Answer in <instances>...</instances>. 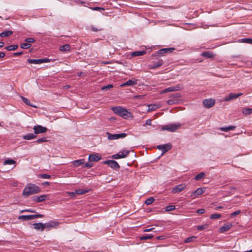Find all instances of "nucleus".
<instances>
[{
    "label": "nucleus",
    "mask_w": 252,
    "mask_h": 252,
    "mask_svg": "<svg viewBox=\"0 0 252 252\" xmlns=\"http://www.w3.org/2000/svg\"><path fill=\"white\" fill-rule=\"evenodd\" d=\"M235 126H229L227 127H222L220 128V129L222 131L227 132L229 130H233L235 129Z\"/></svg>",
    "instance_id": "28"
},
{
    "label": "nucleus",
    "mask_w": 252,
    "mask_h": 252,
    "mask_svg": "<svg viewBox=\"0 0 252 252\" xmlns=\"http://www.w3.org/2000/svg\"><path fill=\"white\" fill-rule=\"evenodd\" d=\"M70 49V46L69 44H65L60 46V50L62 52L69 51Z\"/></svg>",
    "instance_id": "30"
},
{
    "label": "nucleus",
    "mask_w": 252,
    "mask_h": 252,
    "mask_svg": "<svg viewBox=\"0 0 252 252\" xmlns=\"http://www.w3.org/2000/svg\"><path fill=\"white\" fill-rule=\"evenodd\" d=\"M48 195L46 194L41 195L40 196H34L33 197V200L36 202H41L45 201Z\"/></svg>",
    "instance_id": "16"
},
{
    "label": "nucleus",
    "mask_w": 252,
    "mask_h": 252,
    "mask_svg": "<svg viewBox=\"0 0 252 252\" xmlns=\"http://www.w3.org/2000/svg\"><path fill=\"white\" fill-rule=\"evenodd\" d=\"M154 229V228L152 227V228H149V229H146L144 230V232H149V231H152L153 229Z\"/></svg>",
    "instance_id": "60"
},
{
    "label": "nucleus",
    "mask_w": 252,
    "mask_h": 252,
    "mask_svg": "<svg viewBox=\"0 0 252 252\" xmlns=\"http://www.w3.org/2000/svg\"><path fill=\"white\" fill-rule=\"evenodd\" d=\"M223 207H222L221 206H220L216 207L215 208V210H218L219 209H223Z\"/></svg>",
    "instance_id": "61"
},
{
    "label": "nucleus",
    "mask_w": 252,
    "mask_h": 252,
    "mask_svg": "<svg viewBox=\"0 0 252 252\" xmlns=\"http://www.w3.org/2000/svg\"><path fill=\"white\" fill-rule=\"evenodd\" d=\"M137 83V80H128L126 82L121 85V87H124L127 86H134Z\"/></svg>",
    "instance_id": "22"
},
{
    "label": "nucleus",
    "mask_w": 252,
    "mask_h": 252,
    "mask_svg": "<svg viewBox=\"0 0 252 252\" xmlns=\"http://www.w3.org/2000/svg\"><path fill=\"white\" fill-rule=\"evenodd\" d=\"M242 42L252 44V38H245L241 39Z\"/></svg>",
    "instance_id": "38"
},
{
    "label": "nucleus",
    "mask_w": 252,
    "mask_h": 252,
    "mask_svg": "<svg viewBox=\"0 0 252 252\" xmlns=\"http://www.w3.org/2000/svg\"><path fill=\"white\" fill-rule=\"evenodd\" d=\"M179 96H180V95H179V94H175V95H174V97H179Z\"/></svg>",
    "instance_id": "63"
},
{
    "label": "nucleus",
    "mask_w": 252,
    "mask_h": 252,
    "mask_svg": "<svg viewBox=\"0 0 252 252\" xmlns=\"http://www.w3.org/2000/svg\"><path fill=\"white\" fill-rule=\"evenodd\" d=\"M157 148L159 150H161L162 154H163L172 148V145L170 143H167L163 145H159L157 146Z\"/></svg>",
    "instance_id": "11"
},
{
    "label": "nucleus",
    "mask_w": 252,
    "mask_h": 252,
    "mask_svg": "<svg viewBox=\"0 0 252 252\" xmlns=\"http://www.w3.org/2000/svg\"><path fill=\"white\" fill-rule=\"evenodd\" d=\"M25 41L27 42V43H33L35 41V40L33 38H27L25 39Z\"/></svg>",
    "instance_id": "48"
},
{
    "label": "nucleus",
    "mask_w": 252,
    "mask_h": 252,
    "mask_svg": "<svg viewBox=\"0 0 252 252\" xmlns=\"http://www.w3.org/2000/svg\"><path fill=\"white\" fill-rule=\"evenodd\" d=\"M154 237V236L151 234H147L144 236H142L140 237V240H146L148 239H151Z\"/></svg>",
    "instance_id": "35"
},
{
    "label": "nucleus",
    "mask_w": 252,
    "mask_h": 252,
    "mask_svg": "<svg viewBox=\"0 0 252 252\" xmlns=\"http://www.w3.org/2000/svg\"><path fill=\"white\" fill-rule=\"evenodd\" d=\"M101 157L95 154H91L89 156V160L91 162H97L101 159Z\"/></svg>",
    "instance_id": "18"
},
{
    "label": "nucleus",
    "mask_w": 252,
    "mask_h": 252,
    "mask_svg": "<svg viewBox=\"0 0 252 252\" xmlns=\"http://www.w3.org/2000/svg\"><path fill=\"white\" fill-rule=\"evenodd\" d=\"M20 47L22 49H29L31 47V44L30 43H24L21 44Z\"/></svg>",
    "instance_id": "39"
},
{
    "label": "nucleus",
    "mask_w": 252,
    "mask_h": 252,
    "mask_svg": "<svg viewBox=\"0 0 252 252\" xmlns=\"http://www.w3.org/2000/svg\"><path fill=\"white\" fill-rule=\"evenodd\" d=\"M163 64V61L162 60H158L157 61L153 62V66L150 68L152 69H155L159 67Z\"/></svg>",
    "instance_id": "21"
},
{
    "label": "nucleus",
    "mask_w": 252,
    "mask_h": 252,
    "mask_svg": "<svg viewBox=\"0 0 252 252\" xmlns=\"http://www.w3.org/2000/svg\"><path fill=\"white\" fill-rule=\"evenodd\" d=\"M43 184L49 185V183L48 182H45Z\"/></svg>",
    "instance_id": "64"
},
{
    "label": "nucleus",
    "mask_w": 252,
    "mask_h": 252,
    "mask_svg": "<svg viewBox=\"0 0 252 252\" xmlns=\"http://www.w3.org/2000/svg\"><path fill=\"white\" fill-rule=\"evenodd\" d=\"M106 134L107 135L108 139L109 140H114L123 138L126 136L127 134L125 133L112 134L109 132H107Z\"/></svg>",
    "instance_id": "3"
},
{
    "label": "nucleus",
    "mask_w": 252,
    "mask_h": 252,
    "mask_svg": "<svg viewBox=\"0 0 252 252\" xmlns=\"http://www.w3.org/2000/svg\"><path fill=\"white\" fill-rule=\"evenodd\" d=\"M91 8L92 9V10H94V11L99 10H104V9L103 8H101V7H92Z\"/></svg>",
    "instance_id": "54"
},
{
    "label": "nucleus",
    "mask_w": 252,
    "mask_h": 252,
    "mask_svg": "<svg viewBox=\"0 0 252 252\" xmlns=\"http://www.w3.org/2000/svg\"><path fill=\"white\" fill-rule=\"evenodd\" d=\"M21 98H22V99L23 101L25 103H26L27 105H29V106H32V107H34V108H36V106L33 105L32 104L30 103V100H29L28 98H26V97H24V96H21Z\"/></svg>",
    "instance_id": "32"
},
{
    "label": "nucleus",
    "mask_w": 252,
    "mask_h": 252,
    "mask_svg": "<svg viewBox=\"0 0 252 252\" xmlns=\"http://www.w3.org/2000/svg\"><path fill=\"white\" fill-rule=\"evenodd\" d=\"M196 238V237L195 236L189 237L185 240V242L187 243L191 242L193 241Z\"/></svg>",
    "instance_id": "45"
},
{
    "label": "nucleus",
    "mask_w": 252,
    "mask_h": 252,
    "mask_svg": "<svg viewBox=\"0 0 252 252\" xmlns=\"http://www.w3.org/2000/svg\"><path fill=\"white\" fill-rule=\"evenodd\" d=\"M34 133L35 134L39 133H44L47 131L48 129L46 127H43L41 125H36L33 127Z\"/></svg>",
    "instance_id": "10"
},
{
    "label": "nucleus",
    "mask_w": 252,
    "mask_h": 252,
    "mask_svg": "<svg viewBox=\"0 0 252 252\" xmlns=\"http://www.w3.org/2000/svg\"><path fill=\"white\" fill-rule=\"evenodd\" d=\"M39 177L42 179H49L51 178V176L46 174H42L39 175Z\"/></svg>",
    "instance_id": "47"
},
{
    "label": "nucleus",
    "mask_w": 252,
    "mask_h": 252,
    "mask_svg": "<svg viewBox=\"0 0 252 252\" xmlns=\"http://www.w3.org/2000/svg\"><path fill=\"white\" fill-rule=\"evenodd\" d=\"M201 56L207 58H213L214 56L212 52H209V51L203 52L201 54Z\"/></svg>",
    "instance_id": "29"
},
{
    "label": "nucleus",
    "mask_w": 252,
    "mask_h": 252,
    "mask_svg": "<svg viewBox=\"0 0 252 252\" xmlns=\"http://www.w3.org/2000/svg\"><path fill=\"white\" fill-rule=\"evenodd\" d=\"M4 43L3 42L0 41V48L3 47L4 46Z\"/></svg>",
    "instance_id": "62"
},
{
    "label": "nucleus",
    "mask_w": 252,
    "mask_h": 252,
    "mask_svg": "<svg viewBox=\"0 0 252 252\" xmlns=\"http://www.w3.org/2000/svg\"><path fill=\"white\" fill-rule=\"evenodd\" d=\"M175 209V206L174 205H168L165 208L166 211H171Z\"/></svg>",
    "instance_id": "43"
},
{
    "label": "nucleus",
    "mask_w": 252,
    "mask_h": 252,
    "mask_svg": "<svg viewBox=\"0 0 252 252\" xmlns=\"http://www.w3.org/2000/svg\"><path fill=\"white\" fill-rule=\"evenodd\" d=\"M91 30H92V31H93L94 32H97L98 31H100L101 30V29H97L96 28L92 26Z\"/></svg>",
    "instance_id": "55"
},
{
    "label": "nucleus",
    "mask_w": 252,
    "mask_h": 252,
    "mask_svg": "<svg viewBox=\"0 0 252 252\" xmlns=\"http://www.w3.org/2000/svg\"><path fill=\"white\" fill-rule=\"evenodd\" d=\"M181 86L179 85L175 86H171L167 88H166L162 91V92L164 93H166L170 92L177 91L180 90L181 89Z\"/></svg>",
    "instance_id": "14"
},
{
    "label": "nucleus",
    "mask_w": 252,
    "mask_h": 252,
    "mask_svg": "<svg viewBox=\"0 0 252 252\" xmlns=\"http://www.w3.org/2000/svg\"><path fill=\"white\" fill-rule=\"evenodd\" d=\"M85 162L84 159H80L78 160H74L72 162V164L75 167H78L82 164H83Z\"/></svg>",
    "instance_id": "25"
},
{
    "label": "nucleus",
    "mask_w": 252,
    "mask_h": 252,
    "mask_svg": "<svg viewBox=\"0 0 252 252\" xmlns=\"http://www.w3.org/2000/svg\"><path fill=\"white\" fill-rule=\"evenodd\" d=\"M174 50H175L174 48L170 47L167 48H162L161 49L156 52V55L157 56H162L164 55L165 54H168L169 53L172 52Z\"/></svg>",
    "instance_id": "7"
},
{
    "label": "nucleus",
    "mask_w": 252,
    "mask_h": 252,
    "mask_svg": "<svg viewBox=\"0 0 252 252\" xmlns=\"http://www.w3.org/2000/svg\"><path fill=\"white\" fill-rule=\"evenodd\" d=\"M44 215L42 214L30 215H22L18 217V219L23 221H27L34 219L38 218H43Z\"/></svg>",
    "instance_id": "5"
},
{
    "label": "nucleus",
    "mask_w": 252,
    "mask_h": 252,
    "mask_svg": "<svg viewBox=\"0 0 252 252\" xmlns=\"http://www.w3.org/2000/svg\"><path fill=\"white\" fill-rule=\"evenodd\" d=\"M103 163L107 164L111 168L116 170H118L120 168V166L118 162L114 160H107L104 161Z\"/></svg>",
    "instance_id": "9"
},
{
    "label": "nucleus",
    "mask_w": 252,
    "mask_h": 252,
    "mask_svg": "<svg viewBox=\"0 0 252 252\" xmlns=\"http://www.w3.org/2000/svg\"><path fill=\"white\" fill-rule=\"evenodd\" d=\"M205 209H198L197 211V213L199 214H203L205 213Z\"/></svg>",
    "instance_id": "56"
},
{
    "label": "nucleus",
    "mask_w": 252,
    "mask_h": 252,
    "mask_svg": "<svg viewBox=\"0 0 252 252\" xmlns=\"http://www.w3.org/2000/svg\"><path fill=\"white\" fill-rule=\"evenodd\" d=\"M149 111H154V110H156L157 108H158V107L156 105H152V104H151V105H149Z\"/></svg>",
    "instance_id": "46"
},
{
    "label": "nucleus",
    "mask_w": 252,
    "mask_h": 252,
    "mask_svg": "<svg viewBox=\"0 0 252 252\" xmlns=\"http://www.w3.org/2000/svg\"><path fill=\"white\" fill-rule=\"evenodd\" d=\"M205 174L203 172L200 173L199 174L196 175L194 179L196 181H199L202 179L204 177Z\"/></svg>",
    "instance_id": "36"
},
{
    "label": "nucleus",
    "mask_w": 252,
    "mask_h": 252,
    "mask_svg": "<svg viewBox=\"0 0 252 252\" xmlns=\"http://www.w3.org/2000/svg\"><path fill=\"white\" fill-rule=\"evenodd\" d=\"M24 212L35 213V211L34 210L31 209H26V210H23L21 211V213H23V212Z\"/></svg>",
    "instance_id": "52"
},
{
    "label": "nucleus",
    "mask_w": 252,
    "mask_h": 252,
    "mask_svg": "<svg viewBox=\"0 0 252 252\" xmlns=\"http://www.w3.org/2000/svg\"><path fill=\"white\" fill-rule=\"evenodd\" d=\"M37 137L36 135L34 133H29L23 136V138L25 140H31L36 138Z\"/></svg>",
    "instance_id": "24"
},
{
    "label": "nucleus",
    "mask_w": 252,
    "mask_h": 252,
    "mask_svg": "<svg viewBox=\"0 0 252 252\" xmlns=\"http://www.w3.org/2000/svg\"><path fill=\"white\" fill-rule=\"evenodd\" d=\"M242 94H243L242 93H239V94L230 93L227 97L225 98L224 100L226 101H228L232 99H235V98L238 97L239 96H241Z\"/></svg>",
    "instance_id": "17"
},
{
    "label": "nucleus",
    "mask_w": 252,
    "mask_h": 252,
    "mask_svg": "<svg viewBox=\"0 0 252 252\" xmlns=\"http://www.w3.org/2000/svg\"><path fill=\"white\" fill-rule=\"evenodd\" d=\"M207 228L206 225H198L197 226V229L199 230H202Z\"/></svg>",
    "instance_id": "53"
},
{
    "label": "nucleus",
    "mask_w": 252,
    "mask_h": 252,
    "mask_svg": "<svg viewBox=\"0 0 252 252\" xmlns=\"http://www.w3.org/2000/svg\"><path fill=\"white\" fill-rule=\"evenodd\" d=\"M206 189L205 188H199L196 189L191 194V196H197L202 194L205 191Z\"/></svg>",
    "instance_id": "19"
},
{
    "label": "nucleus",
    "mask_w": 252,
    "mask_h": 252,
    "mask_svg": "<svg viewBox=\"0 0 252 252\" xmlns=\"http://www.w3.org/2000/svg\"><path fill=\"white\" fill-rule=\"evenodd\" d=\"M15 163H16V161L14 160L11 159H6L4 160V161L3 162V164L4 165H11V164H15Z\"/></svg>",
    "instance_id": "34"
},
{
    "label": "nucleus",
    "mask_w": 252,
    "mask_h": 252,
    "mask_svg": "<svg viewBox=\"0 0 252 252\" xmlns=\"http://www.w3.org/2000/svg\"><path fill=\"white\" fill-rule=\"evenodd\" d=\"M23 53L22 51L21 52H15V53H13V55L14 56H20V55H21L22 54H23Z\"/></svg>",
    "instance_id": "57"
},
{
    "label": "nucleus",
    "mask_w": 252,
    "mask_h": 252,
    "mask_svg": "<svg viewBox=\"0 0 252 252\" xmlns=\"http://www.w3.org/2000/svg\"><path fill=\"white\" fill-rule=\"evenodd\" d=\"M93 165L92 163H91L90 162H87V163H85V164L83 165V167H86L88 168H90L92 167L93 166Z\"/></svg>",
    "instance_id": "49"
},
{
    "label": "nucleus",
    "mask_w": 252,
    "mask_h": 252,
    "mask_svg": "<svg viewBox=\"0 0 252 252\" xmlns=\"http://www.w3.org/2000/svg\"><path fill=\"white\" fill-rule=\"evenodd\" d=\"M5 56V54L4 52H0V58H2Z\"/></svg>",
    "instance_id": "59"
},
{
    "label": "nucleus",
    "mask_w": 252,
    "mask_h": 252,
    "mask_svg": "<svg viewBox=\"0 0 252 252\" xmlns=\"http://www.w3.org/2000/svg\"><path fill=\"white\" fill-rule=\"evenodd\" d=\"M186 185L183 184L177 185L172 189L171 192L172 193H179L186 189Z\"/></svg>",
    "instance_id": "12"
},
{
    "label": "nucleus",
    "mask_w": 252,
    "mask_h": 252,
    "mask_svg": "<svg viewBox=\"0 0 252 252\" xmlns=\"http://www.w3.org/2000/svg\"><path fill=\"white\" fill-rule=\"evenodd\" d=\"M41 191L40 188L33 184H28L23 191V195L29 196Z\"/></svg>",
    "instance_id": "1"
},
{
    "label": "nucleus",
    "mask_w": 252,
    "mask_h": 252,
    "mask_svg": "<svg viewBox=\"0 0 252 252\" xmlns=\"http://www.w3.org/2000/svg\"><path fill=\"white\" fill-rule=\"evenodd\" d=\"M47 141V140L45 138L42 137V138L38 139L37 140H36L35 141V142L36 143L39 144V143L45 142Z\"/></svg>",
    "instance_id": "44"
},
{
    "label": "nucleus",
    "mask_w": 252,
    "mask_h": 252,
    "mask_svg": "<svg viewBox=\"0 0 252 252\" xmlns=\"http://www.w3.org/2000/svg\"><path fill=\"white\" fill-rule=\"evenodd\" d=\"M112 110L117 115L123 117L124 119H127L129 117L130 113L126 109L121 106L113 107Z\"/></svg>",
    "instance_id": "2"
},
{
    "label": "nucleus",
    "mask_w": 252,
    "mask_h": 252,
    "mask_svg": "<svg viewBox=\"0 0 252 252\" xmlns=\"http://www.w3.org/2000/svg\"><path fill=\"white\" fill-rule=\"evenodd\" d=\"M215 100L212 99H206L203 101L204 106L207 108L213 107L215 105Z\"/></svg>",
    "instance_id": "13"
},
{
    "label": "nucleus",
    "mask_w": 252,
    "mask_h": 252,
    "mask_svg": "<svg viewBox=\"0 0 252 252\" xmlns=\"http://www.w3.org/2000/svg\"><path fill=\"white\" fill-rule=\"evenodd\" d=\"M113 87V85L109 84L106 86H104L102 87L101 88V90H104V91H107V90H110V89L112 88Z\"/></svg>",
    "instance_id": "42"
},
{
    "label": "nucleus",
    "mask_w": 252,
    "mask_h": 252,
    "mask_svg": "<svg viewBox=\"0 0 252 252\" xmlns=\"http://www.w3.org/2000/svg\"><path fill=\"white\" fill-rule=\"evenodd\" d=\"M33 228L36 230H40L43 231L44 230V225L42 222L35 223L33 224Z\"/></svg>",
    "instance_id": "23"
},
{
    "label": "nucleus",
    "mask_w": 252,
    "mask_h": 252,
    "mask_svg": "<svg viewBox=\"0 0 252 252\" xmlns=\"http://www.w3.org/2000/svg\"><path fill=\"white\" fill-rule=\"evenodd\" d=\"M75 192L76 194L80 195L85 194V193L87 192V190L83 189H78L75 190Z\"/></svg>",
    "instance_id": "40"
},
{
    "label": "nucleus",
    "mask_w": 252,
    "mask_h": 252,
    "mask_svg": "<svg viewBox=\"0 0 252 252\" xmlns=\"http://www.w3.org/2000/svg\"><path fill=\"white\" fill-rule=\"evenodd\" d=\"M27 62L29 63H34V64H41L42 63H49L50 62V59L48 58H44L41 59H28L27 60Z\"/></svg>",
    "instance_id": "8"
},
{
    "label": "nucleus",
    "mask_w": 252,
    "mask_h": 252,
    "mask_svg": "<svg viewBox=\"0 0 252 252\" xmlns=\"http://www.w3.org/2000/svg\"><path fill=\"white\" fill-rule=\"evenodd\" d=\"M221 215L219 214H213L210 217L211 219H218L221 218Z\"/></svg>",
    "instance_id": "41"
},
{
    "label": "nucleus",
    "mask_w": 252,
    "mask_h": 252,
    "mask_svg": "<svg viewBox=\"0 0 252 252\" xmlns=\"http://www.w3.org/2000/svg\"><path fill=\"white\" fill-rule=\"evenodd\" d=\"M181 126L180 123L171 124L165 125L162 127L163 130H166L171 132H174Z\"/></svg>",
    "instance_id": "4"
},
{
    "label": "nucleus",
    "mask_w": 252,
    "mask_h": 252,
    "mask_svg": "<svg viewBox=\"0 0 252 252\" xmlns=\"http://www.w3.org/2000/svg\"><path fill=\"white\" fill-rule=\"evenodd\" d=\"M240 213H241V211L237 210V211H236L233 212L232 213H231L230 215L231 217H234L237 215H239Z\"/></svg>",
    "instance_id": "50"
},
{
    "label": "nucleus",
    "mask_w": 252,
    "mask_h": 252,
    "mask_svg": "<svg viewBox=\"0 0 252 252\" xmlns=\"http://www.w3.org/2000/svg\"><path fill=\"white\" fill-rule=\"evenodd\" d=\"M232 224L230 223H225L220 229V232L223 233L228 230L231 227Z\"/></svg>",
    "instance_id": "20"
},
{
    "label": "nucleus",
    "mask_w": 252,
    "mask_h": 252,
    "mask_svg": "<svg viewBox=\"0 0 252 252\" xmlns=\"http://www.w3.org/2000/svg\"><path fill=\"white\" fill-rule=\"evenodd\" d=\"M242 113L245 115H251L252 114V108H244L242 110Z\"/></svg>",
    "instance_id": "31"
},
{
    "label": "nucleus",
    "mask_w": 252,
    "mask_h": 252,
    "mask_svg": "<svg viewBox=\"0 0 252 252\" xmlns=\"http://www.w3.org/2000/svg\"><path fill=\"white\" fill-rule=\"evenodd\" d=\"M174 100L173 99H170V100H169L167 101V103L169 105H172L174 103Z\"/></svg>",
    "instance_id": "58"
},
{
    "label": "nucleus",
    "mask_w": 252,
    "mask_h": 252,
    "mask_svg": "<svg viewBox=\"0 0 252 252\" xmlns=\"http://www.w3.org/2000/svg\"><path fill=\"white\" fill-rule=\"evenodd\" d=\"M13 34V32L11 31H5L0 33V36L2 37H8Z\"/></svg>",
    "instance_id": "26"
},
{
    "label": "nucleus",
    "mask_w": 252,
    "mask_h": 252,
    "mask_svg": "<svg viewBox=\"0 0 252 252\" xmlns=\"http://www.w3.org/2000/svg\"><path fill=\"white\" fill-rule=\"evenodd\" d=\"M58 224V222L55 221L54 220H51L48 222L43 223L44 225V229L45 228H47L48 229H50L51 228H54L57 226Z\"/></svg>",
    "instance_id": "15"
},
{
    "label": "nucleus",
    "mask_w": 252,
    "mask_h": 252,
    "mask_svg": "<svg viewBox=\"0 0 252 252\" xmlns=\"http://www.w3.org/2000/svg\"><path fill=\"white\" fill-rule=\"evenodd\" d=\"M154 200H155V199L154 198V197H151L148 198V199H147L145 200V203L146 205H149L151 204L154 201Z\"/></svg>",
    "instance_id": "37"
},
{
    "label": "nucleus",
    "mask_w": 252,
    "mask_h": 252,
    "mask_svg": "<svg viewBox=\"0 0 252 252\" xmlns=\"http://www.w3.org/2000/svg\"><path fill=\"white\" fill-rule=\"evenodd\" d=\"M130 151L128 150H124L122 151H120L118 153L113 155L112 156V158L114 159H119L122 158H126Z\"/></svg>",
    "instance_id": "6"
},
{
    "label": "nucleus",
    "mask_w": 252,
    "mask_h": 252,
    "mask_svg": "<svg viewBox=\"0 0 252 252\" xmlns=\"http://www.w3.org/2000/svg\"><path fill=\"white\" fill-rule=\"evenodd\" d=\"M146 53V52L145 51H135L132 52L131 55L132 57L140 56L145 55Z\"/></svg>",
    "instance_id": "27"
},
{
    "label": "nucleus",
    "mask_w": 252,
    "mask_h": 252,
    "mask_svg": "<svg viewBox=\"0 0 252 252\" xmlns=\"http://www.w3.org/2000/svg\"><path fill=\"white\" fill-rule=\"evenodd\" d=\"M18 45H11L7 47H6L5 49H6L7 51H14L16 50L18 48Z\"/></svg>",
    "instance_id": "33"
},
{
    "label": "nucleus",
    "mask_w": 252,
    "mask_h": 252,
    "mask_svg": "<svg viewBox=\"0 0 252 252\" xmlns=\"http://www.w3.org/2000/svg\"><path fill=\"white\" fill-rule=\"evenodd\" d=\"M152 125V120L151 119H148L146 121L145 123L143 125V126L146 125L151 126Z\"/></svg>",
    "instance_id": "51"
}]
</instances>
